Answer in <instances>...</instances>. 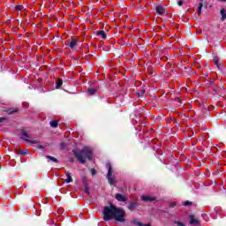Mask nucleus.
Segmentation results:
<instances>
[{"mask_svg":"<svg viewBox=\"0 0 226 226\" xmlns=\"http://www.w3.org/2000/svg\"><path fill=\"white\" fill-rule=\"evenodd\" d=\"M62 149H64V147H66V145L64 143L61 144Z\"/></svg>","mask_w":226,"mask_h":226,"instance_id":"393cba45","label":"nucleus"},{"mask_svg":"<svg viewBox=\"0 0 226 226\" xmlns=\"http://www.w3.org/2000/svg\"><path fill=\"white\" fill-rule=\"evenodd\" d=\"M97 36H100L102 38V40H105L107 38V34H105V31L101 30L96 32Z\"/></svg>","mask_w":226,"mask_h":226,"instance_id":"1a4fd4ad","label":"nucleus"},{"mask_svg":"<svg viewBox=\"0 0 226 226\" xmlns=\"http://www.w3.org/2000/svg\"><path fill=\"white\" fill-rule=\"evenodd\" d=\"M177 4L178 6H183V1L182 0L178 1Z\"/></svg>","mask_w":226,"mask_h":226,"instance_id":"b1692460","label":"nucleus"},{"mask_svg":"<svg viewBox=\"0 0 226 226\" xmlns=\"http://www.w3.org/2000/svg\"><path fill=\"white\" fill-rule=\"evenodd\" d=\"M10 114H13V111H10Z\"/></svg>","mask_w":226,"mask_h":226,"instance_id":"f704fd0d","label":"nucleus"},{"mask_svg":"<svg viewBox=\"0 0 226 226\" xmlns=\"http://www.w3.org/2000/svg\"><path fill=\"white\" fill-rule=\"evenodd\" d=\"M219 62H220V59L218 58V56H215V57L214 58V63H215V66H216L218 69H220V64H219Z\"/></svg>","mask_w":226,"mask_h":226,"instance_id":"f3484780","label":"nucleus"},{"mask_svg":"<svg viewBox=\"0 0 226 226\" xmlns=\"http://www.w3.org/2000/svg\"><path fill=\"white\" fill-rule=\"evenodd\" d=\"M143 226H151V225H149V224L144 225V224H143Z\"/></svg>","mask_w":226,"mask_h":226,"instance_id":"72a5a7b5","label":"nucleus"},{"mask_svg":"<svg viewBox=\"0 0 226 226\" xmlns=\"http://www.w3.org/2000/svg\"><path fill=\"white\" fill-rule=\"evenodd\" d=\"M202 6H204V4H202V2H200L199 4V7H198V11H197L198 15H200V13H202Z\"/></svg>","mask_w":226,"mask_h":226,"instance_id":"2eb2a0df","label":"nucleus"},{"mask_svg":"<svg viewBox=\"0 0 226 226\" xmlns=\"http://www.w3.org/2000/svg\"><path fill=\"white\" fill-rule=\"evenodd\" d=\"M125 215L126 212H124V210L116 207L112 203H110L109 207H104L103 208V218L105 222H109V220H112V218H115L117 222H124Z\"/></svg>","mask_w":226,"mask_h":226,"instance_id":"f257e3e1","label":"nucleus"},{"mask_svg":"<svg viewBox=\"0 0 226 226\" xmlns=\"http://www.w3.org/2000/svg\"><path fill=\"white\" fill-rule=\"evenodd\" d=\"M74 155L76 156L78 162L86 164V160H93V147H84L81 150H74Z\"/></svg>","mask_w":226,"mask_h":226,"instance_id":"f03ea898","label":"nucleus"},{"mask_svg":"<svg viewBox=\"0 0 226 226\" xmlns=\"http://www.w3.org/2000/svg\"><path fill=\"white\" fill-rule=\"evenodd\" d=\"M77 43H78L77 41L72 40L70 44H69L70 49H75V47H77Z\"/></svg>","mask_w":226,"mask_h":226,"instance_id":"ddd939ff","label":"nucleus"},{"mask_svg":"<svg viewBox=\"0 0 226 226\" xmlns=\"http://www.w3.org/2000/svg\"><path fill=\"white\" fill-rule=\"evenodd\" d=\"M141 200H143L144 202H154V200H156V198L153 196L144 195L141 196Z\"/></svg>","mask_w":226,"mask_h":226,"instance_id":"39448f33","label":"nucleus"},{"mask_svg":"<svg viewBox=\"0 0 226 226\" xmlns=\"http://www.w3.org/2000/svg\"><path fill=\"white\" fill-rule=\"evenodd\" d=\"M39 149H43V146L40 145Z\"/></svg>","mask_w":226,"mask_h":226,"instance_id":"c85d7f7f","label":"nucleus"},{"mask_svg":"<svg viewBox=\"0 0 226 226\" xmlns=\"http://www.w3.org/2000/svg\"><path fill=\"white\" fill-rule=\"evenodd\" d=\"M21 139L23 140H26V142H31V144H38V140H30V139H29V134H27L26 132H23L22 134H21Z\"/></svg>","mask_w":226,"mask_h":226,"instance_id":"20e7f679","label":"nucleus"},{"mask_svg":"<svg viewBox=\"0 0 226 226\" xmlns=\"http://www.w3.org/2000/svg\"><path fill=\"white\" fill-rule=\"evenodd\" d=\"M61 86H63V79H57L56 82V89H60Z\"/></svg>","mask_w":226,"mask_h":226,"instance_id":"4468645a","label":"nucleus"},{"mask_svg":"<svg viewBox=\"0 0 226 226\" xmlns=\"http://www.w3.org/2000/svg\"><path fill=\"white\" fill-rule=\"evenodd\" d=\"M132 223L134 224V225H137V226H144V224H142V222H140L139 220H137V219H134L133 221H132Z\"/></svg>","mask_w":226,"mask_h":226,"instance_id":"6ab92c4d","label":"nucleus"},{"mask_svg":"<svg viewBox=\"0 0 226 226\" xmlns=\"http://www.w3.org/2000/svg\"><path fill=\"white\" fill-rule=\"evenodd\" d=\"M190 223H191V225H199L200 223V222L199 221V219L195 218V216L191 215L190 216Z\"/></svg>","mask_w":226,"mask_h":226,"instance_id":"6e6552de","label":"nucleus"},{"mask_svg":"<svg viewBox=\"0 0 226 226\" xmlns=\"http://www.w3.org/2000/svg\"><path fill=\"white\" fill-rule=\"evenodd\" d=\"M220 13H221V16H222L221 20H222V22H224L226 20V11H225V9H222Z\"/></svg>","mask_w":226,"mask_h":226,"instance_id":"9b49d317","label":"nucleus"},{"mask_svg":"<svg viewBox=\"0 0 226 226\" xmlns=\"http://www.w3.org/2000/svg\"><path fill=\"white\" fill-rule=\"evenodd\" d=\"M190 204H192V202H190V201H185L184 202V206H190Z\"/></svg>","mask_w":226,"mask_h":226,"instance_id":"5701e85b","label":"nucleus"},{"mask_svg":"<svg viewBox=\"0 0 226 226\" xmlns=\"http://www.w3.org/2000/svg\"><path fill=\"white\" fill-rule=\"evenodd\" d=\"M85 192H88V189H87V187H86V189H85Z\"/></svg>","mask_w":226,"mask_h":226,"instance_id":"2f4dec72","label":"nucleus"},{"mask_svg":"<svg viewBox=\"0 0 226 226\" xmlns=\"http://www.w3.org/2000/svg\"><path fill=\"white\" fill-rule=\"evenodd\" d=\"M116 199L118 200V202H126V197L121 193H117L116 194Z\"/></svg>","mask_w":226,"mask_h":226,"instance_id":"0eeeda50","label":"nucleus"},{"mask_svg":"<svg viewBox=\"0 0 226 226\" xmlns=\"http://www.w3.org/2000/svg\"><path fill=\"white\" fill-rule=\"evenodd\" d=\"M142 94H144V93H146V90H141Z\"/></svg>","mask_w":226,"mask_h":226,"instance_id":"7c9ffc66","label":"nucleus"},{"mask_svg":"<svg viewBox=\"0 0 226 226\" xmlns=\"http://www.w3.org/2000/svg\"><path fill=\"white\" fill-rule=\"evenodd\" d=\"M65 176L67 177L65 179V183H72L73 182V178H72V174H70V172L66 171Z\"/></svg>","mask_w":226,"mask_h":226,"instance_id":"9d476101","label":"nucleus"},{"mask_svg":"<svg viewBox=\"0 0 226 226\" xmlns=\"http://www.w3.org/2000/svg\"><path fill=\"white\" fill-rule=\"evenodd\" d=\"M94 93H96V89H94V88H88L87 94L89 96H93V94H94Z\"/></svg>","mask_w":226,"mask_h":226,"instance_id":"dca6fc26","label":"nucleus"},{"mask_svg":"<svg viewBox=\"0 0 226 226\" xmlns=\"http://www.w3.org/2000/svg\"><path fill=\"white\" fill-rule=\"evenodd\" d=\"M90 172H91L92 176H94V174H96V170L92 169V170H90Z\"/></svg>","mask_w":226,"mask_h":226,"instance_id":"4be33fe9","label":"nucleus"},{"mask_svg":"<svg viewBox=\"0 0 226 226\" xmlns=\"http://www.w3.org/2000/svg\"><path fill=\"white\" fill-rule=\"evenodd\" d=\"M47 159H48V160H50L51 162H54L55 163H57V160L56 159V157L48 155V156H47Z\"/></svg>","mask_w":226,"mask_h":226,"instance_id":"aec40b11","label":"nucleus"},{"mask_svg":"<svg viewBox=\"0 0 226 226\" xmlns=\"http://www.w3.org/2000/svg\"><path fill=\"white\" fill-rule=\"evenodd\" d=\"M51 128H57V121L56 120H52L50 123H49Z\"/></svg>","mask_w":226,"mask_h":226,"instance_id":"a211bd4d","label":"nucleus"},{"mask_svg":"<svg viewBox=\"0 0 226 226\" xmlns=\"http://www.w3.org/2000/svg\"><path fill=\"white\" fill-rule=\"evenodd\" d=\"M220 1L221 3H226V0H218Z\"/></svg>","mask_w":226,"mask_h":226,"instance_id":"cd10ccee","label":"nucleus"},{"mask_svg":"<svg viewBox=\"0 0 226 226\" xmlns=\"http://www.w3.org/2000/svg\"><path fill=\"white\" fill-rule=\"evenodd\" d=\"M137 206H139V204H137L135 202L130 203V205L128 206V209L130 211H133L135 209V207H137Z\"/></svg>","mask_w":226,"mask_h":226,"instance_id":"f8f14e48","label":"nucleus"},{"mask_svg":"<svg viewBox=\"0 0 226 226\" xmlns=\"http://www.w3.org/2000/svg\"><path fill=\"white\" fill-rule=\"evenodd\" d=\"M3 121H4V117H0V123H3Z\"/></svg>","mask_w":226,"mask_h":226,"instance_id":"bb28decb","label":"nucleus"},{"mask_svg":"<svg viewBox=\"0 0 226 226\" xmlns=\"http://www.w3.org/2000/svg\"><path fill=\"white\" fill-rule=\"evenodd\" d=\"M176 205H177L176 202H175V203H171V204H170V207H174Z\"/></svg>","mask_w":226,"mask_h":226,"instance_id":"a878e982","label":"nucleus"},{"mask_svg":"<svg viewBox=\"0 0 226 226\" xmlns=\"http://www.w3.org/2000/svg\"><path fill=\"white\" fill-rule=\"evenodd\" d=\"M21 154H27V153H26V152L22 151V152H21Z\"/></svg>","mask_w":226,"mask_h":226,"instance_id":"c756f323","label":"nucleus"},{"mask_svg":"<svg viewBox=\"0 0 226 226\" xmlns=\"http://www.w3.org/2000/svg\"><path fill=\"white\" fill-rule=\"evenodd\" d=\"M155 10H156V13H158V15L165 14V8H163V6H162V5H157L155 7Z\"/></svg>","mask_w":226,"mask_h":226,"instance_id":"423d86ee","label":"nucleus"},{"mask_svg":"<svg viewBox=\"0 0 226 226\" xmlns=\"http://www.w3.org/2000/svg\"><path fill=\"white\" fill-rule=\"evenodd\" d=\"M16 10H20V8L18 6V7H16Z\"/></svg>","mask_w":226,"mask_h":226,"instance_id":"473e14b6","label":"nucleus"},{"mask_svg":"<svg viewBox=\"0 0 226 226\" xmlns=\"http://www.w3.org/2000/svg\"><path fill=\"white\" fill-rule=\"evenodd\" d=\"M106 169L108 170L107 179L109 185H114L116 183V178L112 177V165L110 162L106 163Z\"/></svg>","mask_w":226,"mask_h":226,"instance_id":"7ed1b4c3","label":"nucleus"},{"mask_svg":"<svg viewBox=\"0 0 226 226\" xmlns=\"http://www.w3.org/2000/svg\"><path fill=\"white\" fill-rule=\"evenodd\" d=\"M174 223H176V225H177V226H186V225H185V223H183L181 222H175Z\"/></svg>","mask_w":226,"mask_h":226,"instance_id":"412c9836","label":"nucleus"}]
</instances>
